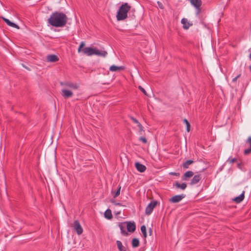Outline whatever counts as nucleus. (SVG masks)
<instances>
[{
	"mask_svg": "<svg viewBox=\"0 0 251 251\" xmlns=\"http://www.w3.org/2000/svg\"><path fill=\"white\" fill-rule=\"evenodd\" d=\"M67 17L63 12H54L48 20V23L52 26L59 27L65 26L67 22Z\"/></svg>",
	"mask_w": 251,
	"mask_h": 251,
	"instance_id": "obj_1",
	"label": "nucleus"
},
{
	"mask_svg": "<svg viewBox=\"0 0 251 251\" xmlns=\"http://www.w3.org/2000/svg\"><path fill=\"white\" fill-rule=\"evenodd\" d=\"M131 6L128 3L126 2L122 4L117 13L116 18L117 21H123L127 17V12L130 10Z\"/></svg>",
	"mask_w": 251,
	"mask_h": 251,
	"instance_id": "obj_2",
	"label": "nucleus"
},
{
	"mask_svg": "<svg viewBox=\"0 0 251 251\" xmlns=\"http://www.w3.org/2000/svg\"><path fill=\"white\" fill-rule=\"evenodd\" d=\"M157 203V201H151L150 202L146 208V214L147 215H150L151 214Z\"/></svg>",
	"mask_w": 251,
	"mask_h": 251,
	"instance_id": "obj_3",
	"label": "nucleus"
},
{
	"mask_svg": "<svg viewBox=\"0 0 251 251\" xmlns=\"http://www.w3.org/2000/svg\"><path fill=\"white\" fill-rule=\"evenodd\" d=\"M185 194L175 195L170 199V201L172 203H176L180 202L183 198L185 197Z\"/></svg>",
	"mask_w": 251,
	"mask_h": 251,
	"instance_id": "obj_4",
	"label": "nucleus"
},
{
	"mask_svg": "<svg viewBox=\"0 0 251 251\" xmlns=\"http://www.w3.org/2000/svg\"><path fill=\"white\" fill-rule=\"evenodd\" d=\"M95 49L91 47H85L81 52L87 56H92L94 55Z\"/></svg>",
	"mask_w": 251,
	"mask_h": 251,
	"instance_id": "obj_5",
	"label": "nucleus"
},
{
	"mask_svg": "<svg viewBox=\"0 0 251 251\" xmlns=\"http://www.w3.org/2000/svg\"><path fill=\"white\" fill-rule=\"evenodd\" d=\"M191 4L193 5L197 10V14H198L200 11V7L201 5V0H190Z\"/></svg>",
	"mask_w": 251,
	"mask_h": 251,
	"instance_id": "obj_6",
	"label": "nucleus"
},
{
	"mask_svg": "<svg viewBox=\"0 0 251 251\" xmlns=\"http://www.w3.org/2000/svg\"><path fill=\"white\" fill-rule=\"evenodd\" d=\"M60 84L61 86L69 87L72 89L76 90L78 88V86L75 83H73L72 82H60Z\"/></svg>",
	"mask_w": 251,
	"mask_h": 251,
	"instance_id": "obj_7",
	"label": "nucleus"
},
{
	"mask_svg": "<svg viewBox=\"0 0 251 251\" xmlns=\"http://www.w3.org/2000/svg\"><path fill=\"white\" fill-rule=\"evenodd\" d=\"M61 95L65 99L71 98L73 96V92L68 89H63L61 90Z\"/></svg>",
	"mask_w": 251,
	"mask_h": 251,
	"instance_id": "obj_8",
	"label": "nucleus"
},
{
	"mask_svg": "<svg viewBox=\"0 0 251 251\" xmlns=\"http://www.w3.org/2000/svg\"><path fill=\"white\" fill-rule=\"evenodd\" d=\"M126 225L128 231L133 232L135 230L136 225L134 222H126Z\"/></svg>",
	"mask_w": 251,
	"mask_h": 251,
	"instance_id": "obj_9",
	"label": "nucleus"
},
{
	"mask_svg": "<svg viewBox=\"0 0 251 251\" xmlns=\"http://www.w3.org/2000/svg\"><path fill=\"white\" fill-rule=\"evenodd\" d=\"M46 59L49 62H55L59 60V58L55 54H50L47 56Z\"/></svg>",
	"mask_w": 251,
	"mask_h": 251,
	"instance_id": "obj_10",
	"label": "nucleus"
},
{
	"mask_svg": "<svg viewBox=\"0 0 251 251\" xmlns=\"http://www.w3.org/2000/svg\"><path fill=\"white\" fill-rule=\"evenodd\" d=\"M119 227L120 228L121 233L124 235H127V232L126 231V223H120L119 224Z\"/></svg>",
	"mask_w": 251,
	"mask_h": 251,
	"instance_id": "obj_11",
	"label": "nucleus"
},
{
	"mask_svg": "<svg viewBox=\"0 0 251 251\" xmlns=\"http://www.w3.org/2000/svg\"><path fill=\"white\" fill-rule=\"evenodd\" d=\"M201 179V177L200 175H195L191 179V182H190V184L191 185H193L197 184Z\"/></svg>",
	"mask_w": 251,
	"mask_h": 251,
	"instance_id": "obj_12",
	"label": "nucleus"
},
{
	"mask_svg": "<svg viewBox=\"0 0 251 251\" xmlns=\"http://www.w3.org/2000/svg\"><path fill=\"white\" fill-rule=\"evenodd\" d=\"M107 51L104 50H100L96 48L95 49L94 55L104 57L107 55Z\"/></svg>",
	"mask_w": 251,
	"mask_h": 251,
	"instance_id": "obj_13",
	"label": "nucleus"
},
{
	"mask_svg": "<svg viewBox=\"0 0 251 251\" xmlns=\"http://www.w3.org/2000/svg\"><path fill=\"white\" fill-rule=\"evenodd\" d=\"M194 175L193 172L191 171H187L182 177V179L183 181H187L188 179Z\"/></svg>",
	"mask_w": 251,
	"mask_h": 251,
	"instance_id": "obj_14",
	"label": "nucleus"
},
{
	"mask_svg": "<svg viewBox=\"0 0 251 251\" xmlns=\"http://www.w3.org/2000/svg\"><path fill=\"white\" fill-rule=\"evenodd\" d=\"M135 167L136 169L140 172L143 173L145 171L146 169V167L145 165L142 164H141L139 162L135 163Z\"/></svg>",
	"mask_w": 251,
	"mask_h": 251,
	"instance_id": "obj_15",
	"label": "nucleus"
},
{
	"mask_svg": "<svg viewBox=\"0 0 251 251\" xmlns=\"http://www.w3.org/2000/svg\"><path fill=\"white\" fill-rule=\"evenodd\" d=\"M244 194H245V192L243 191L240 195L234 198L233 199V201L237 203L241 202L244 199V197H245Z\"/></svg>",
	"mask_w": 251,
	"mask_h": 251,
	"instance_id": "obj_16",
	"label": "nucleus"
},
{
	"mask_svg": "<svg viewBox=\"0 0 251 251\" xmlns=\"http://www.w3.org/2000/svg\"><path fill=\"white\" fill-rule=\"evenodd\" d=\"M125 69V67L123 66H117L114 65H112L109 68V70L111 72H118L120 70H124Z\"/></svg>",
	"mask_w": 251,
	"mask_h": 251,
	"instance_id": "obj_17",
	"label": "nucleus"
},
{
	"mask_svg": "<svg viewBox=\"0 0 251 251\" xmlns=\"http://www.w3.org/2000/svg\"><path fill=\"white\" fill-rule=\"evenodd\" d=\"M2 19L9 26H11L12 27L16 28L17 29H19V26L11 22L8 19L5 18H2Z\"/></svg>",
	"mask_w": 251,
	"mask_h": 251,
	"instance_id": "obj_18",
	"label": "nucleus"
},
{
	"mask_svg": "<svg viewBox=\"0 0 251 251\" xmlns=\"http://www.w3.org/2000/svg\"><path fill=\"white\" fill-rule=\"evenodd\" d=\"M181 24L183 25V27L184 29H187L189 28L190 24L188 22L187 19L185 18L182 19L181 21Z\"/></svg>",
	"mask_w": 251,
	"mask_h": 251,
	"instance_id": "obj_19",
	"label": "nucleus"
},
{
	"mask_svg": "<svg viewBox=\"0 0 251 251\" xmlns=\"http://www.w3.org/2000/svg\"><path fill=\"white\" fill-rule=\"evenodd\" d=\"M116 244L119 251H126V247L123 245L122 243L120 241H117Z\"/></svg>",
	"mask_w": 251,
	"mask_h": 251,
	"instance_id": "obj_20",
	"label": "nucleus"
},
{
	"mask_svg": "<svg viewBox=\"0 0 251 251\" xmlns=\"http://www.w3.org/2000/svg\"><path fill=\"white\" fill-rule=\"evenodd\" d=\"M175 186L177 188H180L183 190H185L187 187V184L185 183H179L178 182H176Z\"/></svg>",
	"mask_w": 251,
	"mask_h": 251,
	"instance_id": "obj_21",
	"label": "nucleus"
},
{
	"mask_svg": "<svg viewBox=\"0 0 251 251\" xmlns=\"http://www.w3.org/2000/svg\"><path fill=\"white\" fill-rule=\"evenodd\" d=\"M104 217L107 219H111L112 217L111 211L109 209H107L104 212Z\"/></svg>",
	"mask_w": 251,
	"mask_h": 251,
	"instance_id": "obj_22",
	"label": "nucleus"
},
{
	"mask_svg": "<svg viewBox=\"0 0 251 251\" xmlns=\"http://www.w3.org/2000/svg\"><path fill=\"white\" fill-rule=\"evenodd\" d=\"M194 162V161L192 160H188L186 161L183 164V168L184 169H188L189 168V165H191Z\"/></svg>",
	"mask_w": 251,
	"mask_h": 251,
	"instance_id": "obj_23",
	"label": "nucleus"
},
{
	"mask_svg": "<svg viewBox=\"0 0 251 251\" xmlns=\"http://www.w3.org/2000/svg\"><path fill=\"white\" fill-rule=\"evenodd\" d=\"M139 245V241L137 238H133L132 240V246L133 248H136Z\"/></svg>",
	"mask_w": 251,
	"mask_h": 251,
	"instance_id": "obj_24",
	"label": "nucleus"
},
{
	"mask_svg": "<svg viewBox=\"0 0 251 251\" xmlns=\"http://www.w3.org/2000/svg\"><path fill=\"white\" fill-rule=\"evenodd\" d=\"M141 231L143 234V236L145 238H146L147 236V233L146 231V227L145 225H143L141 227Z\"/></svg>",
	"mask_w": 251,
	"mask_h": 251,
	"instance_id": "obj_25",
	"label": "nucleus"
},
{
	"mask_svg": "<svg viewBox=\"0 0 251 251\" xmlns=\"http://www.w3.org/2000/svg\"><path fill=\"white\" fill-rule=\"evenodd\" d=\"M74 230L75 232L78 234V221L77 220H75L74 222Z\"/></svg>",
	"mask_w": 251,
	"mask_h": 251,
	"instance_id": "obj_26",
	"label": "nucleus"
},
{
	"mask_svg": "<svg viewBox=\"0 0 251 251\" xmlns=\"http://www.w3.org/2000/svg\"><path fill=\"white\" fill-rule=\"evenodd\" d=\"M121 189V186L119 185L118 187L117 190L115 192V193L113 195V197L114 198H115L119 196V195L120 194Z\"/></svg>",
	"mask_w": 251,
	"mask_h": 251,
	"instance_id": "obj_27",
	"label": "nucleus"
},
{
	"mask_svg": "<svg viewBox=\"0 0 251 251\" xmlns=\"http://www.w3.org/2000/svg\"><path fill=\"white\" fill-rule=\"evenodd\" d=\"M183 122L185 124V125L186 126V128H187L186 129H187V132H189L190 128V124L189 123L188 121L186 119H184L183 120Z\"/></svg>",
	"mask_w": 251,
	"mask_h": 251,
	"instance_id": "obj_28",
	"label": "nucleus"
},
{
	"mask_svg": "<svg viewBox=\"0 0 251 251\" xmlns=\"http://www.w3.org/2000/svg\"><path fill=\"white\" fill-rule=\"evenodd\" d=\"M84 45H85V43L84 42H81L80 43V44H79V52H82V50L84 48H83Z\"/></svg>",
	"mask_w": 251,
	"mask_h": 251,
	"instance_id": "obj_29",
	"label": "nucleus"
},
{
	"mask_svg": "<svg viewBox=\"0 0 251 251\" xmlns=\"http://www.w3.org/2000/svg\"><path fill=\"white\" fill-rule=\"evenodd\" d=\"M236 161V159L235 158H231L230 157L228 158L227 160V162H228L229 163L231 164L235 161Z\"/></svg>",
	"mask_w": 251,
	"mask_h": 251,
	"instance_id": "obj_30",
	"label": "nucleus"
},
{
	"mask_svg": "<svg viewBox=\"0 0 251 251\" xmlns=\"http://www.w3.org/2000/svg\"><path fill=\"white\" fill-rule=\"evenodd\" d=\"M131 120L133 122H134L135 124H136L138 126L140 123L135 118L131 117Z\"/></svg>",
	"mask_w": 251,
	"mask_h": 251,
	"instance_id": "obj_31",
	"label": "nucleus"
},
{
	"mask_svg": "<svg viewBox=\"0 0 251 251\" xmlns=\"http://www.w3.org/2000/svg\"><path fill=\"white\" fill-rule=\"evenodd\" d=\"M139 139L140 141H142L145 144L147 143V140L145 137H140Z\"/></svg>",
	"mask_w": 251,
	"mask_h": 251,
	"instance_id": "obj_32",
	"label": "nucleus"
},
{
	"mask_svg": "<svg viewBox=\"0 0 251 251\" xmlns=\"http://www.w3.org/2000/svg\"><path fill=\"white\" fill-rule=\"evenodd\" d=\"M251 152V147H250L248 149H246L244 151V154H248L250 153Z\"/></svg>",
	"mask_w": 251,
	"mask_h": 251,
	"instance_id": "obj_33",
	"label": "nucleus"
},
{
	"mask_svg": "<svg viewBox=\"0 0 251 251\" xmlns=\"http://www.w3.org/2000/svg\"><path fill=\"white\" fill-rule=\"evenodd\" d=\"M111 202L115 205L122 206V203L120 202H116L114 200H111Z\"/></svg>",
	"mask_w": 251,
	"mask_h": 251,
	"instance_id": "obj_34",
	"label": "nucleus"
},
{
	"mask_svg": "<svg viewBox=\"0 0 251 251\" xmlns=\"http://www.w3.org/2000/svg\"><path fill=\"white\" fill-rule=\"evenodd\" d=\"M139 128V131L140 132H144V128L142 126V125L140 123L138 126H137Z\"/></svg>",
	"mask_w": 251,
	"mask_h": 251,
	"instance_id": "obj_35",
	"label": "nucleus"
},
{
	"mask_svg": "<svg viewBox=\"0 0 251 251\" xmlns=\"http://www.w3.org/2000/svg\"><path fill=\"white\" fill-rule=\"evenodd\" d=\"M241 75V74H239L238 75H237L236 77H235L234 78H233L232 79V82H235L236 81H237V79Z\"/></svg>",
	"mask_w": 251,
	"mask_h": 251,
	"instance_id": "obj_36",
	"label": "nucleus"
},
{
	"mask_svg": "<svg viewBox=\"0 0 251 251\" xmlns=\"http://www.w3.org/2000/svg\"><path fill=\"white\" fill-rule=\"evenodd\" d=\"M139 89L145 94V95H147V93H146V91H145V90L141 86H139Z\"/></svg>",
	"mask_w": 251,
	"mask_h": 251,
	"instance_id": "obj_37",
	"label": "nucleus"
},
{
	"mask_svg": "<svg viewBox=\"0 0 251 251\" xmlns=\"http://www.w3.org/2000/svg\"><path fill=\"white\" fill-rule=\"evenodd\" d=\"M169 174L175 176H178L179 175V173L176 172H171L169 173Z\"/></svg>",
	"mask_w": 251,
	"mask_h": 251,
	"instance_id": "obj_38",
	"label": "nucleus"
},
{
	"mask_svg": "<svg viewBox=\"0 0 251 251\" xmlns=\"http://www.w3.org/2000/svg\"><path fill=\"white\" fill-rule=\"evenodd\" d=\"M157 4H158V6L161 8V9H163V6L162 4V3L160 1H157Z\"/></svg>",
	"mask_w": 251,
	"mask_h": 251,
	"instance_id": "obj_39",
	"label": "nucleus"
},
{
	"mask_svg": "<svg viewBox=\"0 0 251 251\" xmlns=\"http://www.w3.org/2000/svg\"><path fill=\"white\" fill-rule=\"evenodd\" d=\"M247 142L250 144V147H251V136L248 137Z\"/></svg>",
	"mask_w": 251,
	"mask_h": 251,
	"instance_id": "obj_40",
	"label": "nucleus"
},
{
	"mask_svg": "<svg viewBox=\"0 0 251 251\" xmlns=\"http://www.w3.org/2000/svg\"><path fill=\"white\" fill-rule=\"evenodd\" d=\"M83 232V228L81 226L79 225V235L81 234Z\"/></svg>",
	"mask_w": 251,
	"mask_h": 251,
	"instance_id": "obj_41",
	"label": "nucleus"
},
{
	"mask_svg": "<svg viewBox=\"0 0 251 251\" xmlns=\"http://www.w3.org/2000/svg\"><path fill=\"white\" fill-rule=\"evenodd\" d=\"M150 235L151 234V229L150 228Z\"/></svg>",
	"mask_w": 251,
	"mask_h": 251,
	"instance_id": "obj_42",
	"label": "nucleus"
}]
</instances>
